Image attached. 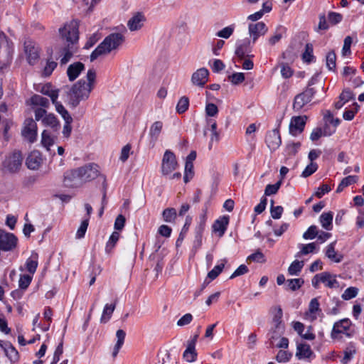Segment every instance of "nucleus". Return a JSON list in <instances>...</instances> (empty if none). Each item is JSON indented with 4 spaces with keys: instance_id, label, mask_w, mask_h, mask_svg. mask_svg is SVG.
Listing matches in <instances>:
<instances>
[{
    "instance_id": "obj_1",
    "label": "nucleus",
    "mask_w": 364,
    "mask_h": 364,
    "mask_svg": "<svg viewBox=\"0 0 364 364\" xmlns=\"http://www.w3.org/2000/svg\"><path fill=\"white\" fill-rule=\"evenodd\" d=\"M96 71L92 68L88 70L86 75L87 82L81 79L75 82L70 91V105L76 107L80 101L89 98L90 94L94 89L96 83Z\"/></svg>"
},
{
    "instance_id": "obj_2",
    "label": "nucleus",
    "mask_w": 364,
    "mask_h": 364,
    "mask_svg": "<svg viewBox=\"0 0 364 364\" xmlns=\"http://www.w3.org/2000/svg\"><path fill=\"white\" fill-rule=\"evenodd\" d=\"M79 22L77 20H73L69 23H66L63 28L59 29L62 38L65 40L67 45L61 50L60 64L65 65L73 55L75 52L74 45L77 43L79 39Z\"/></svg>"
},
{
    "instance_id": "obj_3",
    "label": "nucleus",
    "mask_w": 364,
    "mask_h": 364,
    "mask_svg": "<svg viewBox=\"0 0 364 364\" xmlns=\"http://www.w3.org/2000/svg\"><path fill=\"white\" fill-rule=\"evenodd\" d=\"M124 41V36L120 33H112L108 35L103 41L92 51L90 60L94 61L99 56L109 53L117 49Z\"/></svg>"
},
{
    "instance_id": "obj_4",
    "label": "nucleus",
    "mask_w": 364,
    "mask_h": 364,
    "mask_svg": "<svg viewBox=\"0 0 364 364\" xmlns=\"http://www.w3.org/2000/svg\"><path fill=\"white\" fill-rule=\"evenodd\" d=\"M23 161V156L21 151H14L10 155L6 156L5 160L3 161L2 166L4 170L9 173H16L17 172L21 165Z\"/></svg>"
},
{
    "instance_id": "obj_5",
    "label": "nucleus",
    "mask_w": 364,
    "mask_h": 364,
    "mask_svg": "<svg viewBox=\"0 0 364 364\" xmlns=\"http://www.w3.org/2000/svg\"><path fill=\"white\" fill-rule=\"evenodd\" d=\"M83 183L90 182L100 177L102 179L100 166L95 163H89L79 167Z\"/></svg>"
},
{
    "instance_id": "obj_6",
    "label": "nucleus",
    "mask_w": 364,
    "mask_h": 364,
    "mask_svg": "<svg viewBox=\"0 0 364 364\" xmlns=\"http://www.w3.org/2000/svg\"><path fill=\"white\" fill-rule=\"evenodd\" d=\"M316 92L314 88L307 87L303 92L296 95L293 103L294 110L299 112L307 103L311 101Z\"/></svg>"
},
{
    "instance_id": "obj_7",
    "label": "nucleus",
    "mask_w": 364,
    "mask_h": 364,
    "mask_svg": "<svg viewBox=\"0 0 364 364\" xmlns=\"http://www.w3.org/2000/svg\"><path fill=\"white\" fill-rule=\"evenodd\" d=\"M178 163L173 152L166 150L164 154L161 163V172L164 175H169L178 167Z\"/></svg>"
},
{
    "instance_id": "obj_8",
    "label": "nucleus",
    "mask_w": 364,
    "mask_h": 364,
    "mask_svg": "<svg viewBox=\"0 0 364 364\" xmlns=\"http://www.w3.org/2000/svg\"><path fill=\"white\" fill-rule=\"evenodd\" d=\"M18 243V238L13 234L0 230V251H12Z\"/></svg>"
},
{
    "instance_id": "obj_9",
    "label": "nucleus",
    "mask_w": 364,
    "mask_h": 364,
    "mask_svg": "<svg viewBox=\"0 0 364 364\" xmlns=\"http://www.w3.org/2000/svg\"><path fill=\"white\" fill-rule=\"evenodd\" d=\"M253 45L252 41L247 38L239 41L236 43L235 55L240 59H243L245 57L253 58L254 55L251 54Z\"/></svg>"
},
{
    "instance_id": "obj_10",
    "label": "nucleus",
    "mask_w": 364,
    "mask_h": 364,
    "mask_svg": "<svg viewBox=\"0 0 364 364\" xmlns=\"http://www.w3.org/2000/svg\"><path fill=\"white\" fill-rule=\"evenodd\" d=\"M63 183L69 188H77L83 184L79 168L67 171L64 173Z\"/></svg>"
},
{
    "instance_id": "obj_11",
    "label": "nucleus",
    "mask_w": 364,
    "mask_h": 364,
    "mask_svg": "<svg viewBox=\"0 0 364 364\" xmlns=\"http://www.w3.org/2000/svg\"><path fill=\"white\" fill-rule=\"evenodd\" d=\"M23 137L31 143H33L37 137V124L32 118H27L23 123L21 131Z\"/></svg>"
},
{
    "instance_id": "obj_12",
    "label": "nucleus",
    "mask_w": 364,
    "mask_h": 364,
    "mask_svg": "<svg viewBox=\"0 0 364 364\" xmlns=\"http://www.w3.org/2000/svg\"><path fill=\"white\" fill-rule=\"evenodd\" d=\"M24 48L28 63L31 65L36 64L40 58L39 46L32 41H26Z\"/></svg>"
},
{
    "instance_id": "obj_13",
    "label": "nucleus",
    "mask_w": 364,
    "mask_h": 364,
    "mask_svg": "<svg viewBox=\"0 0 364 364\" xmlns=\"http://www.w3.org/2000/svg\"><path fill=\"white\" fill-rule=\"evenodd\" d=\"M267 31L268 28L262 21L250 23L248 26V32L253 44L256 43L260 36H264Z\"/></svg>"
},
{
    "instance_id": "obj_14",
    "label": "nucleus",
    "mask_w": 364,
    "mask_h": 364,
    "mask_svg": "<svg viewBox=\"0 0 364 364\" xmlns=\"http://www.w3.org/2000/svg\"><path fill=\"white\" fill-rule=\"evenodd\" d=\"M265 142L272 151L277 150L280 146L282 139L279 127L267 132L265 136Z\"/></svg>"
},
{
    "instance_id": "obj_15",
    "label": "nucleus",
    "mask_w": 364,
    "mask_h": 364,
    "mask_svg": "<svg viewBox=\"0 0 364 364\" xmlns=\"http://www.w3.org/2000/svg\"><path fill=\"white\" fill-rule=\"evenodd\" d=\"M306 116L293 117L289 124V133L293 136H297L301 134L306 122Z\"/></svg>"
},
{
    "instance_id": "obj_16",
    "label": "nucleus",
    "mask_w": 364,
    "mask_h": 364,
    "mask_svg": "<svg viewBox=\"0 0 364 364\" xmlns=\"http://www.w3.org/2000/svg\"><path fill=\"white\" fill-rule=\"evenodd\" d=\"M229 222V215L219 217L213 224V232L216 233L219 237H223L227 230Z\"/></svg>"
},
{
    "instance_id": "obj_17",
    "label": "nucleus",
    "mask_w": 364,
    "mask_h": 364,
    "mask_svg": "<svg viewBox=\"0 0 364 364\" xmlns=\"http://www.w3.org/2000/svg\"><path fill=\"white\" fill-rule=\"evenodd\" d=\"M350 326L351 321L348 318H343L336 322L331 331V337L333 338H337V336L341 333L349 336V333L347 331L349 330Z\"/></svg>"
},
{
    "instance_id": "obj_18",
    "label": "nucleus",
    "mask_w": 364,
    "mask_h": 364,
    "mask_svg": "<svg viewBox=\"0 0 364 364\" xmlns=\"http://www.w3.org/2000/svg\"><path fill=\"white\" fill-rule=\"evenodd\" d=\"M43 158L41 152L37 150L31 151L26 158V164L28 168L37 170L42 164Z\"/></svg>"
},
{
    "instance_id": "obj_19",
    "label": "nucleus",
    "mask_w": 364,
    "mask_h": 364,
    "mask_svg": "<svg viewBox=\"0 0 364 364\" xmlns=\"http://www.w3.org/2000/svg\"><path fill=\"white\" fill-rule=\"evenodd\" d=\"M209 71L205 68L197 70L191 77V81L193 85L203 87L208 81Z\"/></svg>"
},
{
    "instance_id": "obj_20",
    "label": "nucleus",
    "mask_w": 364,
    "mask_h": 364,
    "mask_svg": "<svg viewBox=\"0 0 364 364\" xmlns=\"http://www.w3.org/2000/svg\"><path fill=\"white\" fill-rule=\"evenodd\" d=\"M85 70V65L81 62L70 64L67 69V75L70 82L75 80Z\"/></svg>"
},
{
    "instance_id": "obj_21",
    "label": "nucleus",
    "mask_w": 364,
    "mask_h": 364,
    "mask_svg": "<svg viewBox=\"0 0 364 364\" xmlns=\"http://www.w3.org/2000/svg\"><path fill=\"white\" fill-rule=\"evenodd\" d=\"M162 129L163 122L161 121H156L151 124L149 129V136L153 146H154L155 143L158 140Z\"/></svg>"
},
{
    "instance_id": "obj_22",
    "label": "nucleus",
    "mask_w": 364,
    "mask_h": 364,
    "mask_svg": "<svg viewBox=\"0 0 364 364\" xmlns=\"http://www.w3.org/2000/svg\"><path fill=\"white\" fill-rule=\"evenodd\" d=\"M144 20V16L141 13H137L128 21L127 26L130 31H137L142 27V22Z\"/></svg>"
},
{
    "instance_id": "obj_23",
    "label": "nucleus",
    "mask_w": 364,
    "mask_h": 364,
    "mask_svg": "<svg viewBox=\"0 0 364 364\" xmlns=\"http://www.w3.org/2000/svg\"><path fill=\"white\" fill-rule=\"evenodd\" d=\"M43 125L50 127L54 132H58L60 129V122L53 114H48L42 119Z\"/></svg>"
},
{
    "instance_id": "obj_24",
    "label": "nucleus",
    "mask_w": 364,
    "mask_h": 364,
    "mask_svg": "<svg viewBox=\"0 0 364 364\" xmlns=\"http://www.w3.org/2000/svg\"><path fill=\"white\" fill-rule=\"evenodd\" d=\"M40 92L45 95L48 96L52 103H55L58 97V90H53V86L50 83H47L42 86Z\"/></svg>"
},
{
    "instance_id": "obj_25",
    "label": "nucleus",
    "mask_w": 364,
    "mask_h": 364,
    "mask_svg": "<svg viewBox=\"0 0 364 364\" xmlns=\"http://www.w3.org/2000/svg\"><path fill=\"white\" fill-rule=\"evenodd\" d=\"M313 354V351L309 344L301 343L297 346V351L296 355L301 358H309Z\"/></svg>"
},
{
    "instance_id": "obj_26",
    "label": "nucleus",
    "mask_w": 364,
    "mask_h": 364,
    "mask_svg": "<svg viewBox=\"0 0 364 364\" xmlns=\"http://www.w3.org/2000/svg\"><path fill=\"white\" fill-rule=\"evenodd\" d=\"M31 105L34 107L48 108L50 106L48 99L40 95H33L30 99Z\"/></svg>"
},
{
    "instance_id": "obj_27",
    "label": "nucleus",
    "mask_w": 364,
    "mask_h": 364,
    "mask_svg": "<svg viewBox=\"0 0 364 364\" xmlns=\"http://www.w3.org/2000/svg\"><path fill=\"white\" fill-rule=\"evenodd\" d=\"M116 336L117 338V341L112 352L113 358H115L117 355L120 348L123 346L126 336V333L124 330L119 329L117 331Z\"/></svg>"
},
{
    "instance_id": "obj_28",
    "label": "nucleus",
    "mask_w": 364,
    "mask_h": 364,
    "mask_svg": "<svg viewBox=\"0 0 364 364\" xmlns=\"http://www.w3.org/2000/svg\"><path fill=\"white\" fill-rule=\"evenodd\" d=\"M286 28L283 26H278L276 31L269 39L268 43L270 46H274L278 43L282 38L283 35L286 33Z\"/></svg>"
},
{
    "instance_id": "obj_29",
    "label": "nucleus",
    "mask_w": 364,
    "mask_h": 364,
    "mask_svg": "<svg viewBox=\"0 0 364 364\" xmlns=\"http://www.w3.org/2000/svg\"><path fill=\"white\" fill-rule=\"evenodd\" d=\"M203 225L200 224L196 228L195 239L193 243V249L194 251H198L202 246V240H203Z\"/></svg>"
},
{
    "instance_id": "obj_30",
    "label": "nucleus",
    "mask_w": 364,
    "mask_h": 364,
    "mask_svg": "<svg viewBox=\"0 0 364 364\" xmlns=\"http://www.w3.org/2000/svg\"><path fill=\"white\" fill-rule=\"evenodd\" d=\"M333 214L332 212L323 213L320 216V223H321L322 227L327 230H330L332 228V221H333Z\"/></svg>"
},
{
    "instance_id": "obj_31",
    "label": "nucleus",
    "mask_w": 364,
    "mask_h": 364,
    "mask_svg": "<svg viewBox=\"0 0 364 364\" xmlns=\"http://www.w3.org/2000/svg\"><path fill=\"white\" fill-rule=\"evenodd\" d=\"M358 179V177L357 176H348L347 177L343 178L337 187L336 193H341L343 191V189L346 187H348L351 184L355 183Z\"/></svg>"
},
{
    "instance_id": "obj_32",
    "label": "nucleus",
    "mask_w": 364,
    "mask_h": 364,
    "mask_svg": "<svg viewBox=\"0 0 364 364\" xmlns=\"http://www.w3.org/2000/svg\"><path fill=\"white\" fill-rule=\"evenodd\" d=\"M116 306V301L112 304H107L103 309L102 314L100 318L102 323H107L111 318Z\"/></svg>"
},
{
    "instance_id": "obj_33",
    "label": "nucleus",
    "mask_w": 364,
    "mask_h": 364,
    "mask_svg": "<svg viewBox=\"0 0 364 364\" xmlns=\"http://www.w3.org/2000/svg\"><path fill=\"white\" fill-rule=\"evenodd\" d=\"M335 245L336 242H333L326 247V256L336 262H340L341 261L342 256H337V253L335 250Z\"/></svg>"
},
{
    "instance_id": "obj_34",
    "label": "nucleus",
    "mask_w": 364,
    "mask_h": 364,
    "mask_svg": "<svg viewBox=\"0 0 364 364\" xmlns=\"http://www.w3.org/2000/svg\"><path fill=\"white\" fill-rule=\"evenodd\" d=\"M4 350L5 352L6 355L11 360H16L18 358V353L16 350V348L11 345L9 342L4 343Z\"/></svg>"
},
{
    "instance_id": "obj_35",
    "label": "nucleus",
    "mask_w": 364,
    "mask_h": 364,
    "mask_svg": "<svg viewBox=\"0 0 364 364\" xmlns=\"http://www.w3.org/2000/svg\"><path fill=\"white\" fill-rule=\"evenodd\" d=\"M304 265V262L303 261L294 260L288 268L289 274L291 276H298Z\"/></svg>"
},
{
    "instance_id": "obj_36",
    "label": "nucleus",
    "mask_w": 364,
    "mask_h": 364,
    "mask_svg": "<svg viewBox=\"0 0 364 364\" xmlns=\"http://www.w3.org/2000/svg\"><path fill=\"white\" fill-rule=\"evenodd\" d=\"M226 263L227 259H223L220 264L215 266L214 268L208 273V278H209L210 280H214L216 279L223 272Z\"/></svg>"
},
{
    "instance_id": "obj_37",
    "label": "nucleus",
    "mask_w": 364,
    "mask_h": 364,
    "mask_svg": "<svg viewBox=\"0 0 364 364\" xmlns=\"http://www.w3.org/2000/svg\"><path fill=\"white\" fill-rule=\"evenodd\" d=\"M163 220L166 223H173L177 217L176 210L173 208H167L162 212Z\"/></svg>"
},
{
    "instance_id": "obj_38",
    "label": "nucleus",
    "mask_w": 364,
    "mask_h": 364,
    "mask_svg": "<svg viewBox=\"0 0 364 364\" xmlns=\"http://www.w3.org/2000/svg\"><path fill=\"white\" fill-rule=\"evenodd\" d=\"M355 353L356 349L355 346L352 343H350L343 351L344 356L341 362L344 364L348 363Z\"/></svg>"
},
{
    "instance_id": "obj_39",
    "label": "nucleus",
    "mask_w": 364,
    "mask_h": 364,
    "mask_svg": "<svg viewBox=\"0 0 364 364\" xmlns=\"http://www.w3.org/2000/svg\"><path fill=\"white\" fill-rule=\"evenodd\" d=\"M300 248L301 250L296 254V257H300L301 255H306L309 253H313L316 249V245L315 242H311L306 245L301 244Z\"/></svg>"
},
{
    "instance_id": "obj_40",
    "label": "nucleus",
    "mask_w": 364,
    "mask_h": 364,
    "mask_svg": "<svg viewBox=\"0 0 364 364\" xmlns=\"http://www.w3.org/2000/svg\"><path fill=\"white\" fill-rule=\"evenodd\" d=\"M119 234L117 232H113L110 235L105 247V252L107 254H109L112 251L113 248L115 247L117 241L119 240Z\"/></svg>"
},
{
    "instance_id": "obj_41",
    "label": "nucleus",
    "mask_w": 364,
    "mask_h": 364,
    "mask_svg": "<svg viewBox=\"0 0 364 364\" xmlns=\"http://www.w3.org/2000/svg\"><path fill=\"white\" fill-rule=\"evenodd\" d=\"M189 107V99L188 97L183 96L181 97L176 105V112L178 114L184 113Z\"/></svg>"
},
{
    "instance_id": "obj_42",
    "label": "nucleus",
    "mask_w": 364,
    "mask_h": 364,
    "mask_svg": "<svg viewBox=\"0 0 364 364\" xmlns=\"http://www.w3.org/2000/svg\"><path fill=\"white\" fill-rule=\"evenodd\" d=\"M335 130L333 132H328L327 127H325L323 131L321 128H316L313 130V132L311 134L310 139L312 141H316L318 140L321 136H330L333 133Z\"/></svg>"
},
{
    "instance_id": "obj_43",
    "label": "nucleus",
    "mask_w": 364,
    "mask_h": 364,
    "mask_svg": "<svg viewBox=\"0 0 364 364\" xmlns=\"http://www.w3.org/2000/svg\"><path fill=\"white\" fill-rule=\"evenodd\" d=\"M190 346L187 345V348L183 352V358L188 363L193 362L197 358V353L196 351V348L193 347V348H190Z\"/></svg>"
},
{
    "instance_id": "obj_44",
    "label": "nucleus",
    "mask_w": 364,
    "mask_h": 364,
    "mask_svg": "<svg viewBox=\"0 0 364 364\" xmlns=\"http://www.w3.org/2000/svg\"><path fill=\"white\" fill-rule=\"evenodd\" d=\"M304 284V280L301 278L291 279L287 281V287L291 291H296L300 289Z\"/></svg>"
},
{
    "instance_id": "obj_45",
    "label": "nucleus",
    "mask_w": 364,
    "mask_h": 364,
    "mask_svg": "<svg viewBox=\"0 0 364 364\" xmlns=\"http://www.w3.org/2000/svg\"><path fill=\"white\" fill-rule=\"evenodd\" d=\"M58 64L56 62L50 60H48L46 65L43 68L42 75L43 77H49L53 70L56 68Z\"/></svg>"
},
{
    "instance_id": "obj_46",
    "label": "nucleus",
    "mask_w": 364,
    "mask_h": 364,
    "mask_svg": "<svg viewBox=\"0 0 364 364\" xmlns=\"http://www.w3.org/2000/svg\"><path fill=\"white\" fill-rule=\"evenodd\" d=\"M326 66L329 70H334L336 69V55L334 50L329 51L326 57Z\"/></svg>"
},
{
    "instance_id": "obj_47",
    "label": "nucleus",
    "mask_w": 364,
    "mask_h": 364,
    "mask_svg": "<svg viewBox=\"0 0 364 364\" xmlns=\"http://www.w3.org/2000/svg\"><path fill=\"white\" fill-rule=\"evenodd\" d=\"M358 294V289L355 287H350L347 288L343 294L341 295V297L343 300L348 301L351 299L355 298Z\"/></svg>"
},
{
    "instance_id": "obj_48",
    "label": "nucleus",
    "mask_w": 364,
    "mask_h": 364,
    "mask_svg": "<svg viewBox=\"0 0 364 364\" xmlns=\"http://www.w3.org/2000/svg\"><path fill=\"white\" fill-rule=\"evenodd\" d=\"M304 61L311 63L313 61L314 56L313 55V46L311 43H307L305 46V50L302 55Z\"/></svg>"
},
{
    "instance_id": "obj_49",
    "label": "nucleus",
    "mask_w": 364,
    "mask_h": 364,
    "mask_svg": "<svg viewBox=\"0 0 364 364\" xmlns=\"http://www.w3.org/2000/svg\"><path fill=\"white\" fill-rule=\"evenodd\" d=\"M41 143L48 150H49V147L54 144L53 139L47 130H44L42 132Z\"/></svg>"
},
{
    "instance_id": "obj_50",
    "label": "nucleus",
    "mask_w": 364,
    "mask_h": 364,
    "mask_svg": "<svg viewBox=\"0 0 364 364\" xmlns=\"http://www.w3.org/2000/svg\"><path fill=\"white\" fill-rule=\"evenodd\" d=\"M32 276L28 274H21L18 281L19 288L21 289H26L32 281Z\"/></svg>"
},
{
    "instance_id": "obj_51",
    "label": "nucleus",
    "mask_w": 364,
    "mask_h": 364,
    "mask_svg": "<svg viewBox=\"0 0 364 364\" xmlns=\"http://www.w3.org/2000/svg\"><path fill=\"white\" fill-rule=\"evenodd\" d=\"M53 104L55 105L56 111L62 116L64 120L72 119V117L60 102L56 100Z\"/></svg>"
},
{
    "instance_id": "obj_52",
    "label": "nucleus",
    "mask_w": 364,
    "mask_h": 364,
    "mask_svg": "<svg viewBox=\"0 0 364 364\" xmlns=\"http://www.w3.org/2000/svg\"><path fill=\"white\" fill-rule=\"evenodd\" d=\"M270 213L273 219H279L283 213V208L281 205L274 206V200H271Z\"/></svg>"
},
{
    "instance_id": "obj_53",
    "label": "nucleus",
    "mask_w": 364,
    "mask_h": 364,
    "mask_svg": "<svg viewBox=\"0 0 364 364\" xmlns=\"http://www.w3.org/2000/svg\"><path fill=\"white\" fill-rule=\"evenodd\" d=\"M327 277H328V275L326 274V272L316 274L311 281L313 287L317 289L320 282L326 283Z\"/></svg>"
},
{
    "instance_id": "obj_54",
    "label": "nucleus",
    "mask_w": 364,
    "mask_h": 364,
    "mask_svg": "<svg viewBox=\"0 0 364 364\" xmlns=\"http://www.w3.org/2000/svg\"><path fill=\"white\" fill-rule=\"evenodd\" d=\"M318 233V228L316 225H311L307 230L303 234L305 240H313L317 237Z\"/></svg>"
},
{
    "instance_id": "obj_55",
    "label": "nucleus",
    "mask_w": 364,
    "mask_h": 364,
    "mask_svg": "<svg viewBox=\"0 0 364 364\" xmlns=\"http://www.w3.org/2000/svg\"><path fill=\"white\" fill-rule=\"evenodd\" d=\"M235 26L233 25L225 27L222 30L219 31L216 33V36L227 39L232 35Z\"/></svg>"
},
{
    "instance_id": "obj_56",
    "label": "nucleus",
    "mask_w": 364,
    "mask_h": 364,
    "mask_svg": "<svg viewBox=\"0 0 364 364\" xmlns=\"http://www.w3.org/2000/svg\"><path fill=\"white\" fill-rule=\"evenodd\" d=\"M281 185H282L281 181L277 182L274 184H268L265 188L264 194L266 196H271V195L276 194L278 192Z\"/></svg>"
},
{
    "instance_id": "obj_57",
    "label": "nucleus",
    "mask_w": 364,
    "mask_h": 364,
    "mask_svg": "<svg viewBox=\"0 0 364 364\" xmlns=\"http://www.w3.org/2000/svg\"><path fill=\"white\" fill-rule=\"evenodd\" d=\"M318 169V165L316 163L311 162L309 165L306 166L305 169L301 173V176L304 178H307L315 173Z\"/></svg>"
},
{
    "instance_id": "obj_58",
    "label": "nucleus",
    "mask_w": 364,
    "mask_h": 364,
    "mask_svg": "<svg viewBox=\"0 0 364 364\" xmlns=\"http://www.w3.org/2000/svg\"><path fill=\"white\" fill-rule=\"evenodd\" d=\"M193 176V164L190 162H186L185 164V174L183 176V180L185 183H188L190 178H192Z\"/></svg>"
},
{
    "instance_id": "obj_59",
    "label": "nucleus",
    "mask_w": 364,
    "mask_h": 364,
    "mask_svg": "<svg viewBox=\"0 0 364 364\" xmlns=\"http://www.w3.org/2000/svg\"><path fill=\"white\" fill-rule=\"evenodd\" d=\"M88 223H89L88 219H85L82 221L79 228L77 230L76 238L81 239V238L84 237L85 232L87 231V227H88Z\"/></svg>"
},
{
    "instance_id": "obj_60",
    "label": "nucleus",
    "mask_w": 364,
    "mask_h": 364,
    "mask_svg": "<svg viewBox=\"0 0 364 364\" xmlns=\"http://www.w3.org/2000/svg\"><path fill=\"white\" fill-rule=\"evenodd\" d=\"M301 146L300 142H292L286 146V152L289 156L295 155Z\"/></svg>"
},
{
    "instance_id": "obj_61",
    "label": "nucleus",
    "mask_w": 364,
    "mask_h": 364,
    "mask_svg": "<svg viewBox=\"0 0 364 364\" xmlns=\"http://www.w3.org/2000/svg\"><path fill=\"white\" fill-rule=\"evenodd\" d=\"M326 274L328 275V277H326V281L325 285L329 288H338L339 287V282L336 280V275H332L329 272H326Z\"/></svg>"
},
{
    "instance_id": "obj_62",
    "label": "nucleus",
    "mask_w": 364,
    "mask_h": 364,
    "mask_svg": "<svg viewBox=\"0 0 364 364\" xmlns=\"http://www.w3.org/2000/svg\"><path fill=\"white\" fill-rule=\"evenodd\" d=\"M38 267V261L36 259H33L32 258L27 259L26 262V268L27 271L31 274H33L37 269Z\"/></svg>"
},
{
    "instance_id": "obj_63",
    "label": "nucleus",
    "mask_w": 364,
    "mask_h": 364,
    "mask_svg": "<svg viewBox=\"0 0 364 364\" xmlns=\"http://www.w3.org/2000/svg\"><path fill=\"white\" fill-rule=\"evenodd\" d=\"M328 18L331 24L336 25L342 21L343 16L339 13L330 11L328 14Z\"/></svg>"
},
{
    "instance_id": "obj_64",
    "label": "nucleus",
    "mask_w": 364,
    "mask_h": 364,
    "mask_svg": "<svg viewBox=\"0 0 364 364\" xmlns=\"http://www.w3.org/2000/svg\"><path fill=\"white\" fill-rule=\"evenodd\" d=\"M331 191V188L328 184H323L317 188L314 196L318 198H321L326 193Z\"/></svg>"
}]
</instances>
